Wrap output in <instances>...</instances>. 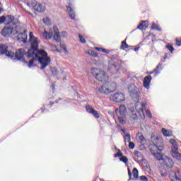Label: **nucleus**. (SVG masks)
<instances>
[{"mask_svg": "<svg viewBox=\"0 0 181 181\" xmlns=\"http://www.w3.org/2000/svg\"><path fill=\"white\" fill-rule=\"evenodd\" d=\"M52 105H53V103H50V106L52 107Z\"/></svg>", "mask_w": 181, "mask_h": 181, "instance_id": "52", "label": "nucleus"}, {"mask_svg": "<svg viewBox=\"0 0 181 181\" xmlns=\"http://www.w3.org/2000/svg\"><path fill=\"white\" fill-rule=\"evenodd\" d=\"M78 37H79V40H80L81 43L86 44V39H84V37H83V35H79Z\"/></svg>", "mask_w": 181, "mask_h": 181, "instance_id": "33", "label": "nucleus"}, {"mask_svg": "<svg viewBox=\"0 0 181 181\" xmlns=\"http://www.w3.org/2000/svg\"><path fill=\"white\" fill-rule=\"evenodd\" d=\"M102 52L103 53H105L106 54H110V51L109 49H107L105 48H103V50H102Z\"/></svg>", "mask_w": 181, "mask_h": 181, "instance_id": "38", "label": "nucleus"}, {"mask_svg": "<svg viewBox=\"0 0 181 181\" xmlns=\"http://www.w3.org/2000/svg\"><path fill=\"white\" fill-rule=\"evenodd\" d=\"M43 37L46 39V40H50V39H54L56 42H60L61 37H66L67 36V32L63 31L59 33V28H57V26H54L52 30H49V31H47L46 30H44V33H42Z\"/></svg>", "mask_w": 181, "mask_h": 181, "instance_id": "3", "label": "nucleus"}, {"mask_svg": "<svg viewBox=\"0 0 181 181\" xmlns=\"http://www.w3.org/2000/svg\"><path fill=\"white\" fill-rule=\"evenodd\" d=\"M120 161L127 165V163H128V158H127V156H122L120 158Z\"/></svg>", "mask_w": 181, "mask_h": 181, "instance_id": "31", "label": "nucleus"}, {"mask_svg": "<svg viewBox=\"0 0 181 181\" xmlns=\"http://www.w3.org/2000/svg\"><path fill=\"white\" fill-rule=\"evenodd\" d=\"M117 156H122V153H117V154L115 155V158H117Z\"/></svg>", "mask_w": 181, "mask_h": 181, "instance_id": "44", "label": "nucleus"}, {"mask_svg": "<svg viewBox=\"0 0 181 181\" xmlns=\"http://www.w3.org/2000/svg\"><path fill=\"white\" fill-rule=\"evenodd\" d=\"M167 49L171 52V53L175 50V49L172 47V45H167L166 46Z\"/></svg>", "mask_w": 181, "mask_h": 181, "instance_id": "37", "label": "nucleus"}, {"mask_svg": "<svg viewBox=\"0 0 181 181\" xmlns=\"http://www.w3.org/2000/svg\"><path fill=\"white\" fill-rule=\"evenodd\" d=\"M168 176L170 181H181L180 178L177 177V175H176L175 171H170Z\"/></svg>", "mask_w": 181, "mask_h": 181, "instance_id": "19", "label": "nucleus"}, {"mask_svg": "<svg viewBox=\"0 0 181 181\" xmlns=\"http://www.w3.org/2000/svg\"><path fill=\"white\" fill-rule=\"evenodd\" d=\"M115 88H117L116 83H110L108 81L106 82H103V84L98 88V91H99L101 94H110L113 91H115Z\"/></svg>", "mask_w": 181, "mask_h": 181, "instance_id": "5", "label": "nucleus"}, {"mask_svg": "<svg viewBox=\"0 0 181 181\" xmlns=\"http://www.w3.org/2000/svg\"><path fill=\"white\" fill-rule=\"evenodd\" d=\"M101 181H103V180H100Z\"/></svg>", "mask_w": 181, "mask_h": 181, "instance_id": "54", "label": "nucleus"}, {"mask_svg": "<svg viewBox=\"0 0 181 181\" xmlns=\"http://www.w3.org/2000/svg\"><path fill=\"white\" fill-rule=\"evenodd\" d=\"M140 180H141V181H148V177H146L144 175H142V176L140 177Z\"/></svg>", "mask_w": 181, "mask_h": 181, "instance_id": "39", "label": "nucleus"}, {"mask_svg": "<svg viewBox=\"0 0 181 181\" xmlns=\"http://www.w3.org/2000/svg\"><path fill=\"white\" fill-rule=\"evenodd\" d=\"M19 29V25L16 24L14 25L13 24L8 25L7 28H4L1 30V35L2 36H9V35H18L19 33V31L18 30Z\"/></svg>", "mask_w": 181, "mask_h": 181, "instance_id": "7", "label": "nucleus"}, {"mask_svg": "<svg viewBox=\"0 0 181 181\" xmlns=\"http://www.w3.org/2000/svg\"><path fill=\"white\" fill-rule=\"evenodd\" d=\"M110 98L111 101H115V103H122V101L125 100V95L119 92L115 93L114 95H111Z\"/></svg>", "mask_w": 181, "mask_h": 181, "instance_id": "14", "label": "nucleus"}, {"mask_svg": "<svg viewBox=\"0 0 181 181\" xmlns=\"http://www.w3.org/2000/svg\"><path fill=\"white\" fill-rule=\"evenodd\" d=\"M128 90L132 100L138 101L139 100V89L135 86V84L131 83L129 85Z\"/></svg>", "mask_w": 181, "mask_h": 181, "instance_id": "10", "label": "nucleus"}, {"mask_svg": "<svg viewBox=\"0 0 181 181\" xmlns=\"http://www.w3.org/2000/svg\"><path fill=\"white\" fill-rule=\"evenodd\" d=\"M162 69H163L162 64H158V65L156 66V68L154 69V71L149 72V74H153L155 73L154 76H155V77H156V76L160 74Z\"/></svg>", "mask_w": 181, "mask_h": 181, "instance_id": "21", "label": "nucleus"}, {"mask_svg": "<svg viewBox=\"0 0 181 181\" xmlns=\"http://www.w3.org/2000/svg\"><path fill=\"white\" fill-rule=\"evenodd\" d=\"M166 57H168L167 54H165V56L164 57V59H166Z\"/></svg>", "mask_w": 181, "mask_h": 181, "instance_id": "49", "label": "nucleus"}, {"mask_svg": "<svg viewBox=\"0 0 181 181\" xmlns=\"http://www.w3.org/2000/svg\"><path fill=\"white\" fill-rule=\"evenodd\" d=\"M42 22H44V23L45 25H47V26H49V25H51V22H50V19L47 18H45L42 19Z\"/></svg>", "mask_w": 181, "mask_h": 181, "instance_id": "30", "label": "nucleus"}, {"mask_svg": "<svg viewBox=\"0 0 181 181\" xmlns=\"http://www.w3.org/2000/svg\"><path fill=\"white\" fill-rule=\"evenodd\" d=\"M151 29H155L156 30H160V28H159V25H156L155 23H153Z\"/></svg>", "mask_w": 181, "mask_h": 181, "instance_id": "32", "label": "nucleus"}, {"mask_svg": "<svg viewBox=\"0 0 181 181\" xmlns=\"http://www.w3.org/2000/svg\"><path fill=\"white\" fill-rule=\"evenodd\" d=\"M146 115L148 117V118H152V113L149 110H146Z\"/></svg>", "mask_w": 181, "mask_h": 181, "instance_id": "35", "label": "nucleus"}, {"mask_svg": "<svg viewBox=\"0 0 181 181\" xmlns=\"http://www.w3.org/2000/svg\"><path fill=\"white\" fill-rule=\"evenodd\" d=\"M91 74L98 81L107 82L108 81V76L105 72L100 69L92 68L90 70Z\"/></svg>", "mask_w": 181, "mask_h": 181, "instance_id": "6", "label": "nucleus"}, {"mask_svg": "<svg viewBox=\"0 0 181 181\" xmlns=\"http://www.w3.org/2000/svg\"><path fill=\"white\" fill-rule=\"evenodd\" d=\"M161 132H162L163 135H164V136H172V135H173V132H172V131L167 130L165 128H163L161 129Z\"/></svg>", "mask_w": 181, "mask_h": 181, "instance_id": "24", "label": "nucleus"}, {"mask_svg": "<svg viewBox=\"0 0 181 181\" xmlns=\"http://www.w3.org/2000/svg\"><path fill=\"white\" fill-rule=\"evenodd\" d=\"M138 50H139V47L134 48V52H138Z\"/></svg>", "mask_w": 181, "mask_h": 181, "instance_id": "46", "label": "nucleus"}, {"mask_svg": "<svg viewBox=\"0 0 181 181\" xmlns=\"http://www.w3.org/2000/svg\"><path fill=\"white\" fill-rule=\"evenodd\" d=\"M107 71L110 74H117L118 71H119V66L115 63L114 59L109 61Z\"/></svg>", "mask_w": 181, "mask_h": 181, "instance_id": "12", "label": "nucleus"}, {"mask_svg": "<svg viewBox=\"0 0 181 181\" xmlns=\"http://www.w3.org/2000/svg\"><path fill=\"white\" fill-rule=\"evenodd\" d=\"M128 47H129V45H128V44H127V42L122 41L120 49H122V50H125V49H128Z\"/></svg>", "mask_w": 181, "mask_h": 181, "instance_id": "27", "label": "nucleus"}, {"mask_svg": "<svg viewBox=\"0 0 181 181\" xmlns=\"http://www.w3.org/2000/svg\"><path fill=\"white\" fill-rule=\"evenodd\" d=\"M29 42L31 45V49H28L27 57L28 59L32 57V59L29 61L28 67L32 69L33 67V63L35 60H37L41 66V70H44V69H46L50 64V57L47 56V52L45 49H37L40 43V40L35 37L33 32H30L29 33Z\"/></svg>", "mask_w": 181, "mask_h": 181, "instance_id": "1", "label": "nucleus"}, {"mask_svg": "<svg viewBox=\"0 0 181 181\" xmlns=\"http://www.w3.org/2000/svg\"><path fill=\"white\" fill-rule=\"evenodd\" d=\"M152 80V76H147L144 78V87L147 90H149V86H151V81Z\"/></svg>", "mask_w": 181, "mask_h": 181, "instance_id": "20", "label": "nucleus"}, {"mask_svg": "<svg viewBox=\"0 0 181 181\" xmlns=\"http://www.w3.org/2000/svg\"><path fill=\"white\" fill-rule=\"evenodd\" d=\"M147 103L146 102L141 103L140 102H136L135 104V110L139 114H140L141 118H145V114H144V108L146 107Z\"/></svg>", "mask_w": 181, "mask_h": 181, "instance_id": "15", "label": "nucleus"}, {"mask_svg": "<svg viewBox=\"0 0 181 181\" xmlns=\"http://www.w3.org/2000/svg\"><path fill=\"white\" fill-rule=\"evenodd\" d=\"M0 52L1 54H5L7 57L10 59H13L15 60H25L23 59V56H25V52H23V49H20L16 52L11 51L9 47L6 45H0Z\"/></svg>", "mask_w": 181, "mask_h": 181, "instance_id": "4", "label": "nucleus"}, {"mask_svg": "<svg viewBox=\"0 0 181 181\" xmlns=\"http://www.w3.org/2000/svg\"><path fill=\"white\" fill-rule=\"evenodd\" d=\"M52 73H53V74H57V70H56V69L52 70Z\"/></svg>", "mask_w": 181, "mask_h": 181, "instance_id": "45", "label": "nucleus"}, {"mask_svg": "<svg viewBox=\"0 0 181 181\" xmlns=\"http://www.w3.org/2000/svg\"><path fill=\"white\" fill-rule=\"evenodd\" d=\"M136 138H137V139H139V141L141 142H146V140L145 139V137H144V136L141 133L137 134Z\"/></svg>", "mask_w": 181, "mask_h": 181, "instance_id": "26", "label": "nucleus"}, {"mask_svg": "<svg viewBox=\"0 0 181 181\" xmlns=\"http://www.w3.org/2000/svg\"><path fill=\"white\" fill-rule=\"evenodd\" d=\"M124 134H125V131L123 130Z\"/></svg>", "mask_w": 181, "mask_h": 181, "instance_id": "53", "label": "nucleus"}, {"mask_svg": "<svg viewBox=\"0 0 181 181\" xmlns=\"http://www.w3.org/2000/svg\"><path fill=\"white\" fill-rule=\"evenodd\" d=\"M160 175H161V176H163V177H165V176H167L168 175V173H166V172H160Z\"/></svg>", "mask_w": 181, "mask_h": 181, "instance_id": "41", "label": "nucleus"}, {"mask_svg": "<svg viewBox=\"0 0 181 181\" xmlns=\"http://www.w3.org/2000/svg\"><path fill=\"white\" fill-rule=\"evenodd\" d=\"M33 8L37 12H45V11H46V4L44 3H37L33 6Z\"/></svg>", "mask_w": 181, "mask_h": 181, "instance_id": "16", "label": "nucleus"}, {"mask_svg": "<svg viewBox=\"0 0 181 181\" xmlns=\"http://www.w3.org/2000/svg\"><path fill=\"white\" fill-rule=\"evenodd\" d=\"M52 88H54V85H52Z\"/></svg>", "mask_w": 181, "mask_h": 181, "instance_id": "51", "label": "nucleus"}, {"mask_svg": "<svg viewBox=\"0 0 181 181\" xmlns=\"http://www.w3.org/2000/svg\"><path fill=\"white\" fill-rule=\"evenodd\" d=\"M148 23L147 21H142L138 26L137 29H139L140 30H146V28H148Z\"/></svg>", "mask_w": 181, "mask_h": 181, "instance_id": "22", "label": "nucleus"}, {"mask_svg": "<svg viewBox=\"0 0 181 181\" xmlns=\"http://www.w3.org/2000/svg\"><path fill=\"white\" fill-rule=\"evenodd\" d=\"M127 170H128V175L129 177L128 181L132 180V173H131V169H129V168H128Z\"/></svg>", "mask_w": 181, "mask_h": 181, "instance_id": "34", "label": "nucleus"}, {"mask_svg": "<svg viewBox=\"0 0 181 181\" xmlns=\"http://www.w3.org/2000/svg\"><path fill=\"white\" fill-rule=\"evenodd\" d=\"M116 114L119 124L122 125L127 124V118L125 117V115H127V108H125L124 105H120L119 109H116Z\"/></svg>", "mask_w": 181, "mask_h": 181, "instance_id": "8", "label": "nucleus"}, {"mask_svg": "<svg viewBox=\"0 0 181 181\" xmlns=\"http://www.w3.org/2000/svg\"><path fill=\"white\" fill-rule=\"evenodd\" d=\"M129 149H134V148H135V144H134V142H129Z\"/></svg>", "mask_w": 181, "mask_h": 181, "instance_id": "36", "label": "nucleus"}, {"mask_svg": "<svg viewBox=\"0 0 181 181\" xmlns=\"http://www.w3.org/2000/svg\"><path fill=\"white\" fill-rule=\"evenodd\" d=\"M61 47L65 50V52H67V49L66 48V45L64 44H61Z\"/></svg>", "mask_w": 181, "mask_h": 181, "instance_id": "43", "label": "nucleus"}, {"mask_svg": "<svg viewBox=\"0 0 181 181\" xmlns=\"http://www.w3.org/2000/svg\"><path fill=\"white\" fill-rule=\"evenodd\" d=\"M136 119H138V116L135 113L130 114V118L128 120V124H135Z\"/></svg>", "mask_w": 181, "mask_h": 181, "instance_id": "23", "label": "nucleus"}, {"mask_svg": "<svg viewBox=\"0 0 181 181\" xmlns=\"http://www.w3.org/2000/svg\"><path fill=\"white\" fill-rule=\"evenodd\" d=\"M103 48L98 47H95V50H98V52H103Z\"/></svg>", "mask_w": 181, "mask_h": 181, "instance_id": "42", "label": "nucleus"}, {"mask_svg": "<svg viewBox=\"0 0 181 181\" xmlns=\"http://www.w3.org/2000/svg\"><path fill=\"white\" fill-rule=\"evenodd\" d=\"M59 101H62V98H59L58 100H56V103L59 104Z\"/></svg>", "mask_w": 181, "mask_h": 181, "instance_id": "47", "label": "nucleus"}, {"mask_svg": "<svg viewBox=\"0 0 181 181\" xmlns=\"http://www.w3.org/2000/svg\"><path fill=\"white\" fill-rule=\"evenodd\" d=\"M133 176L134 179H138V177L139 176V173L138 172V169L135 168L133 169Z\"/></svg>", "mask_w": 181, "mask_h": 181, "instance_id": "29", "label": "nucleus"}, {"mask_svg": "<svg viewBox=\"0 0 181 181\" xmlns=\"http://www.w3.org/2000/svg\"><path fill=\"white\" fill-rule=\"evenodd\" d=\"M170 144H171V155L173 158L177 159L178 160L181 159V154L179 153V148L177 145V141L175 139H170Z\"/></svg>", "mask_w": 181, "mask_h": 181, "instance_id": "9", "label": "nucleus"}, {"mask_svg": "<svg viewBox=\"0 0 181 181\" xmlns=\"http://www.w3.org/2000/svg\"><path fill=\"white\" fill-rule=\"evenodd\" d=\"M5 22L6 25H13L16 26V25H19V21L18 19H15V17L8 15L6 17L5 16H1L0 17V24L4 23Z\"/></svg>", "mask_w": 181, "mask_h": 181, "instance_id": "11", "label": "nucleus"}, {"mask_svg": "<svg viewBox=\"0 0 181 181\" xmlns=\"http://www.w3.org/2000/svg\"><path fill=\"white\" fill-rule=\"evenodd\" d=\"M151 141L153 144L150 146V152L154 156L157 160H163L165 166L170 169L173 168V160L166 156H162L161 153L163 151V139L162 137L151 136Z\"/></svg>", "mask_w": 181, "mask_h": 181, "instance_id": "2", "label": "nucleus"}, {"mask_svg": "<svg viewBox=\"0 0 181 181\" xmlns=\"http://www.w3.org/2000/svg\"><path fill=\"white\" fill-rule=\"evenodd\" d=\"M124 138V143L125 144H127V142H129V143L131 142V136L129 135V134L126 133Z\"/></svg>", "mask_w": 181, "mask_h": 181, "instance_id": "28", "label": "nucleus"}, {"mask_svg": "<svg viewBox=\"0 0 181 181\" xmlns=\"http://www.w3.org/2000/svg\"><path fill=\"white\" fill-rule=\"evenodd\" d=\"M41 111H42V112H43V111H44L43 108H41Z\"/></svg>", "mask_w": 181, "mask_h": 181, "instance_id": "50", "label": "nucleus"}, {"mask_svg": "<svg viewBox=\"0 0 181 181\" xmlns=\"http://www.w3.org/2000/svg\"><path fill=\"white\" fill-rule=\"evenodd\" d=\"M0 12H1V8H0Z\"/></svg>", "mask_w": 181, "mask_h": 181, "instance_id": "55", "label": "nucleus"}, {"mask_svg": "<svg viewBox=\"0 0 181 181\" xmlns=\"http://www.w3.org/2000/svg\"><path fill=\"white\" fill-rule=\"evenodd\" d=\"M177 46H181V40H176Z\"/></svg>", "mask_w": 181, "mask_h": 181, "instance_id": "40", "label": "nucleus"}, {"mask_svg": "<svg viewBox=\"0 0 181 181\" xmlns=\"http://www.w3.org/2000/svg\"><path fill=\"white\" fill-rule=\"evenodd\" d=\"M17 30L18 31V36L17 38L18 40H20V42H23V43H28V34H26V30H23V33L22 32V28L18 26V29H17Z\"/></svg>", "mask_w": 181, "mask_h": 181, "instance_id": "13", "label": "nucleus"}, {"mask_svg": "<svg viewBox=\"0 0 181 181\" xmlns=\"http://www.w3.org/2000/svg\"><path fill=\"white\" fill-rule=\"evenodd\" d=\"M52 47H54L55 49H57V46H56V45H52Z\"/></svg>", "mask_w": 181, "mask_h": 181, "instance_id": "48", "label": "nucleus"}, {"mask_svg": "<svg viewBox=\"0 0 181 181\" xmlns=\"http://www.w3.org/2000/svg\"><path fill=\"white\" fill-rule=\"evenodd\" d=\"M85 53L86 54H88L89 56H93V57H98V54L95 52V51H93L91 49H88V51H85Z\"/></svg>", "mask_w": 181, "mask_h": 181, "instance_id": "25", "label": "nucleus"}, {"mask_svg": "<svg viewBox=\"0 0 181 181\" xmlns=\"http://www.w3.org/2000/svg\"><path fill=\"white\" fill-rule=\"evenodd\" d=\"M86 111L88 114H92L95 118H100V114H98L97 110L93 109V107L90 105L86 106Z\"/></svg>", "mask_w": 181, "mask_h": 181, "instance_id": "17", "label": "nucleus"}, {"mask_svg": "<svg viewBox=\"0 0 181 181\" xmlns=\"http://www.w3.org/2000/svg\"><path fill=\"white\" fill-rule=\"evenodd\" d=\"M73 4L71 3H69L68 6H66V11L71 18V19H75L76 14L74 13V10H73Z\"/></svg>", "mask_w": 181, "mask_h": 181, "instance_id": "18", "label": "nucleus"}]
</instances>
